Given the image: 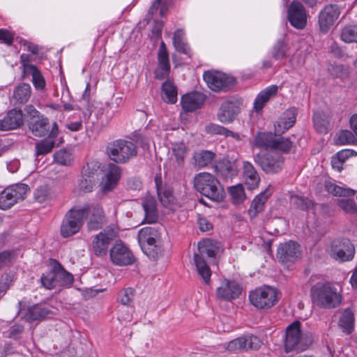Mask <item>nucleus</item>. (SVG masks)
Returning a JSON list of instances; mask_svg holds the SVG:
<instances>
[{"label": "nucleus", "instance_id": "f257e3e1", "mask_svg": "<svg viewBox=\"0 0 357 357\" xmlns=\"http://www.w3.org/2000/svg\"><path fill=\"white\" fill-rule=\"evenodd\" d=\"M278 133L275 132H259L256 135L255 141L257 146L263 148L266 151L281 154L294 153L291 151L295 146L287 137L281 136L277 137Z\"/></svg>", "mask_w": 357, "mask_h": 357}, {"label": "nucleus", "instance_id": "f03ea898", "mask_svg": "<svg viewBox=\"0 0 357 357\" xmlns=\"http://www.w3.org/2000/svg\"><path fill=\"white\" fill-rule=\"evenodd\" d=\"M312 303L323 308L335 307L341 303V296L337 289L329 283L318 282L310 290Z\"/></svg>", "mask_w": 357, "mask_h": 357}, {"label": "nucleus", "instance_id": "7ed1b4c3", "mask_svg": "<svg viewBox=\"0 0 357 357\" xmlns=\"http://www.w3.org/2000/svg\"><path fill=\"white\" fill-rule=\"evenodd\" d=\"M137 241L143 252L150 259H157L162 255L160 234L155 227H145L139 230Z\"/></svg>", "mask_w": 357, "mask_h": 357}, {"label": "nucleus", "instance_id": "20e7f679", "mask_svg": "<svg viewBox=\"0 0 357 357\" xmlns=\"http://www.w3.org/2000/svg\"><path fill=\"white\" fill-rule=\"evenodd\" d=\"M195 188L209 199L220 202L223 200L224 190L218 179L209 173L202 172L194 179Z\"/></svg>", "mask_w": 357, "mask_h": 357}, {"label": "nucleus", "instance_id": "39448f33", "mask_svg": "<svg viewBox=\"0 0 357 357\" xmlns=\"http://www.w3.org/2000/svg\"><path fill=\"white\" fill-rule=\"evenodd\" d=\"M218 248L211 241L206 240L198 243V253L194 255V261L199 276L206 284H208L211 276V271L206 264L204 257L206 256L214 258L218 253Z\"/></svg>", "mask_w": 357, "mask_h": 357}, {"label": "nucleus", "instance_id": "423d86ee", "mask_svg": "<svg viewBox=\"0 0 357 357\" xmlns=\"http://www.w3.org/2000/svg\"><path fill=\"white\" fill-rule=\"evenodd\" d=\"M129 158H116L114 162L101 165L98 162L99 168H96V171L100 169L101 172V181L100 186L104 192L112 191L117 185L121 176V169L116 163H126L128 161Z\"/></svg>", "mask_w": 357, "mask_h": 357}, {"label": "nucleus", "instance_id": "0eeeda50", "mask_svg": "<svg viewBox=\"0 0 357 357\" xmlns=\"http://www.w3.org/2000/svg\"><path fill=\"white\" fill-rule=\"evenodd\" d=\"M86 215V210L84 208H73L68 211L61 225V235L68 238L79 232Z\"/></svg>", "mask_w": 357, "mask_h": 357}, {"label": "nucleus", "instance_id": "6e6552de", "mask_svg": "<svg viewBox=\"0 0 357 357\" xmlns=\"http://www.w3.org/2000/svg\"><path fill=\"white\" fill-rule=\"evenodd\" d=\"M30 189L28 185L17 183L12 185L0 192V208L6 210L26 198Z\"/></svg>", "mask_w": 357, "mask_h": 357}, {"label": "nucleus", "instance_id": "1a4fd4ad", "mask_svg": "<svg viewBox=\"0 0 357 357\" xmlns=\"http://www.w3.org/2000/svg\"><path fill=\"white\" fill-rule=\"evenodd\" d=\"M251 303L259 309L269 308L273 306L278 299L275 289L264 286L251 291L249 295Z\"/></svg>", "mask_w": 357, "mask_h": 357}, {"label": "nucleus", "instance_id": "9d476101", "mask_svg": "<svg viewBox=\"0 0 357 357\" xmlns=\"http://www.w3.org/2000/svg\"><path fill=\"white\" fill-rule=\"evenodd\" d=\"M203 78L207 86L215 92H226L230 90L236 82L234 77L218 71H206L204 73Z\"/></svg>", "mask_w": 357, "mask_h": 357}, {"label": "nucleus", "instance_id": "9b49d317", "mask_svg": "<svg viewBox=\"0 0 357 357\" xmlns=\"http://www.w3.org/2000/svg\"><path fill=\"white\" fill-rule=\"evenodd\" d=\"M261 345L260 339L252 334H245L229 342L225 349L234 353L257 350Z\"/></svg>", "mask_w": 357, "mask_h": 357}, {"label": "nucleus", "instance_id": "f8f14e48", "mask_svg": "<svg viewBox=\"0 0 357 357\" xmlns=\"http://www.w3.org/2000/svg\"><path fill=\"white\" fill-rule=\"evenodd\" d=\"M301 324L296 321L289 325L286 329L284 349L287 353L291 351H303L306 345L303 343L301 329Z\"/></svg>", "mask_w": 357, "mask_h": 357}, {"label": "nucleus", "instance_id": "ddd939ff", "mask_svg": "<svg viewBox=\"0 0 357 357\" xmlns=\"http://www.w3.org/2000/svg\"><path fill=\"white\" fill-rule=\"evenodd\" d=\"M29 129L31 133L38 137H48L50 139H55L59 134V128L56 122L51 126L48 118L40 117L36 121L28 120Z\"/></svg>", "mask_w": 357, "mask_h": 357}, {"label": "nucleus", "instance_id": "4468645a", "mask_svg": "<svg viewBox=\"0 0 357 357\" xmlns=\"http://www.w3.org/2000/svg\"><path fill=\"white\" fill-rule=\"evenodd\" d=\"M111 261L119 266L132 264L135 258L131 250L121 241H119L109 250Z\"/></svg>", "mask_w": 357, "mask_h": 357}, {"label": "nucleus", "instance_id": "2eb2a0df", "mask_svg": "<svg viewBox=\"0 0 357 357\" xmlns=\"http://www.w3.org/2000/svg\"><path fill=\"white\" fill-rule=\"evenodd\" d=\"M340 15V8L336 4H328L324 7L318 16L319 30L327 33L334 25Z\"/></svg>", "mask_w": 357, "mask_h": 357}, {"label": "nucleus", "instance_id": "dca6fc26", "mask_svg": "<svg viewBox=\"0 0 357 357\" xmlns=\"http://www.w3.org/2000/svg\"><path fill=\"white\" fill-rule=\"evenodd\" d=\"M354 254V246L348 238L334 241L331 245V256L336 260L342 262L350 261Z\"/></svg>", "mask_w": 357, "mask_h": 357}, {"label": "nucleus", "instance_id": "f3484780", "mask_svg": "<svg viewBox=\"0 0 357 357\" xmlns=\"http://www.w3.org/2000/svg\"><path fill=\"white\" fill-rule=\"evenodd\" d=\"M287 19L294 27L303 29L307 20V14L303 5L298 1H292L288 6Z\"/></svg>", "mask_w": 357, "mask_h": 357}, {"label": "nucleus", "instance_id": "a211bd4d", "mask_svg": "<svg viewBox=\"0 0 357 357\" xmlns=\"http://www.w3.org/2000/svg\"><path fill=\"white\" fill-rule=\"evenodd\" d=\"M276 256L278 259L283 264L293 263L301 256V246L292 241L280 243L278 248Z\"/></svg>", "mask_w": 357, "mask_h": 357}, {"label": "nucleus", "instance_id": "6ab92c4d", "mask_svg": "<svg viewBox=\"0 0 357 357\" xmlns=\"http://www.w3.org/2000/svg\"><path fill=\"white\" fill-rule=\"evenodd\" d=\"M136 146L130 141L117 139L109 142L106 147L108 156H135L137 154Z\"/></svg>", "mask_w": 357, "mask_h": 357}, {"label": "nucleus", "instance_id": "aec40b11", "mask_svg": "<svg viewBox=\"0 0 357 357\" xmlns=\"http://www.w3.org/2000/svg\"><path fill=\"white\" fill-rule=\"evenodd\" d=\"M116 235L114 229L104 230L97 234L92 242L93 253L98 257L107 255L108 248Z\"/></svg>", "mask_w": 357, "mask_h": 357}, {"label": "nucleus", "instance_id": "412c9836", "mask_svg": "<svg viewBox=\"0 0 357 357\" xmlns=\"http://www.w3.org/2000/svg\"><path fill=\"white\" fill-rule=\"evenodd\" d=\"M18 314L27 321H40L51 314V310L41 305H33L26 308L22 307V302H18Z\"/></svg>", "mask_w": 357, "mask_h": 357}, {"label": "nucleus", "instance_id": "4be33fe9", "mask_svg": "<svg viewBox=\"0 0 357 357\" xmlns=\"http://www.w3.org/2000/svg\"><path fill=\"white\" fill-rule=\"evenodd\" d=\"M237 160L231 161L228 158H222L213 164V168L218 175L224 179H231L238 174Z\"/></svg>", "mask_w": 357, "mask_h": 357}, {"label": "nucleus", "instance_id": "5701e85b", "mask_svg": "<svg viewBox=\"0 0 357 357\" xmlns=\"http://www.w3.org/2000/svg\"><path fill=\"white\" fill-rule=\"evenodd\" d=\"M241 110V102L229 100L223 102L219 109L218 117L223 123H231Z\"/></svg>", "mask_w": 357, "mask_h": 357}, {"label": "nucleus", "instance_id": "b1692460", "mask_svg": "<svg viewBox=\"0 0 357 357\" xmlns=\"http://www.w3.org/2000/svg\"><path fill=\"white\" fill-rule=\"evenodd\" d=\"M24 124L23 112L20 109H12L0 120V130H11Z\"/></svg>", "mask_w": 357, "mask_h": 357}, {"label": "nucleus", "instance_id": "393cba45", "mask_svg": "<svg viewBox=\"0 0 357 357\" xmlns=\"http://www.w3.org/2000/svg\"><path fill=\"white\" fill-rule=\"evenodd\" d=\"M206 96L202 93L195 91L181 97V106L186 112H192L202 107L206 100Z\"/></svg>", "mask_w": 357, "mask_h": 357}, {"label": "nucleus", "instance_id": "a878e982", "mask_svg": "<svg viewBox=\"0 0 357 357\" xmlns=\"http://www.w3.org/2000/svg\"><path fill=\"white\" fill-rule=\"evenodd\" d=\"M217 296L226 301H231L236 298L241 293V287L234 280H224L221 285L218 287Z\"/></svg>", "mask_w": 357, "mask_h": 357}, {"label": "nucleus", "instance_id": "bb28decb", "mask_svg": "<svg viewBox=\"0 0 357 357\" xmlns=\"http://www.w3.org/2000/svg\"><path fill=\"white\" fill-rule=\"evenodd\" d=\"M99 167L100 165H98V161L93 158L86 162V167H84V172L86 177L81 179L79 183V188L82 192H89L92 191L95 185L92 175L96 172V168Z\"/></svg>", "mask_w": 357, "mask_h": 357}, {"label": "nucleus", "instance_id": "cd10ccee", "mask_svg": "<svg viewBox=\"0 0 357 357\" xmlns=\"http://www.w3.org/2000/svg\"><path fill=\"white\" fill-rule=\"evenodd\" d=\"M296 114L297 109L295 107L287 109L275 124V132L280 135L291 128L296 122Z\"/></svg>", "mask_w": 357, "mask_h": 357}, {"label": "nucleus", "instance_id": "c85d7f7f", "mask_svg": "<svg viewBox=\"0 0 357 357\" xmlns=\"http://www.w3.org/2000/svg\"><path fill=\"white\" fill-rule=\"evenodd\" d=\"M155 183L157 189L158 197L161 204L166 208H173L175 198L171 188L163 187L160 176L155 177Z\"/></svg>", "mask_w": 357, "mask_h": 357}, {"label": "nucleus", "instance_id": "c756f323", "mask_svg": "<svg viewBox=\"0 0 357 357\" xmlns=\"http://www.w3.org/2000/svg\"><path fill=\"white\" fill-rule=\"evenodd\" d=\"M256 162L267 174H275L282 170L284 158H255Z\"/></svg>", "mask_w": 357, "mask_h": 357}, {"label": "nucleus", "instance_id": "7c9ffc66", "mask_svg": "<svg viewBox=\"0 0 357 357\" xmlns=\"http://www.w3.org/2000/svg\"><path fill=\"white\" fill-rule=\"evenodd\" d=\"M243 176L245 186L253 190L259 186L260 177L254 166L249 162H243Z\"/></svg>", "mask_w": 357, "mask_h": 357}, {"label": "nucleus", "instance_id": "2f4dec72", "mask_svg": "<svg viewBox=\"0 0 357 357\" xmlns=\"http://www.w3.org/2000/svg\"><path fill=\"white\" fill-rule=\"evenodd\" d=\"M135 290L128 287L123 289L119 293L117 300L123 306L130 307V312L126 315H121V318L127 321L132 320V312H133V298Z\"/></svg>", "mask_w": 357, "mask_h": 357}, {"label": "nucleus", "instance_id": "473e14b6", "mask_svg": "<svg viewBox=\"0 0 357 357\" xmlns=\"http://www.w3.org/2000/svg\"><path fill=\"white\" fill-rule=\"evenodd\" d=\"M31 96V87L26 83L18 84L13 90L12 100L14 105H24L26 103Z\"/></svg>", "mask_w": 357, "mask_h": 357}, {"label": "nucleus", "instance_id": "72a5a7b5", "mask_svg": "<svg viewBox=\"0 0 357 357\" xmlns=\"http://www.w3.org/2000/svg\"><path fill=\"white\" fill-rule=\"evenodd\" d=\"M270 195L269 190L266 189L255 197L248 210V215L251 219L256 218L264 210V204Z\"/></svg>", "mask_w": 357, "mask_h": 357}, {"label": "nucleus", "instance_id": "f704fd0d", "mask_svg": "<svg viewBox=\"0 0 357 357\" xmlns=\"http://www.w3.org/2000/svg\"><path fill=\"white\" fill-rule=\"evenodd\" d=\"M338 326L347 335L351 334L354 331L355 317L354 313L351 308L348 307L342 311L339 317Z\"/></svg>", "mask_w": 357, "mask_h": 357}, {"label": "nucleus", "instance_id": "c9c22d12", "mask_svg": "<svg viewBox=\"0 0 357 357\" xmlns=\"http://www.w3.org/2000/svg\"><path fill=\"white\" fill-rule=\"evenodd\" d=\"M145 216L144 221L146 223H155L158 218L156 201L152 197H146L142 203Z\"/></svg>", "mask_w": 357, "mask_h": 357}, {"label": "nucleus", "instance_id": "e433bc0d", "mask_svg": "<svg viewBox=\"0 0 357 357\" xmlns=\"http://www.w3.org/2000/svg\"><path fill=\"white\" fill-rule=\"evenodd\" d=\"M277 92L278 86L275 85L271 86L261 91L257 96L254 102L255 111L256 112H261L270 98L275 96Z\"/></svg>", "mask_w": 357, "mask_h": 357}, {"label": "nucleus", "instance_id": "4c0bfd02", "mask_svg": "<svg viewBox=\"0 0 357 357\" xmlns=\"http://www.w3.org/2000/svg\"><path fill=\"white\" fill-rule=\"evenodd\" d=\"M177 88L169 79L166 80L162 85V98L167 103L174 104L177 101Z\"/></svg>", "mask_w": 357, "mask_h": 357}, {"label": "nucleus", "instance_id": "58836bf2", "mask_svg": "<svg viewBox=\"0 0 357 357\" xmlns=\"http://www.w3.org/2000/svg\"><path fill=\"white\" fill-rule=\"evenodd\" d=\"M289 46L284 39H278L271 49V56L275 60L287 59L289 55Z\"/></svg>", "mask_w": 357, "mask_h": 357}, {"label": "nucleus", "instance_id": "ea45409f", "mask_svg": "<svg viewBox=\"0 0 357 357\" xmlns=\"http://www.w3.org/2000/svg\"><path fill=\"white\" fill-rule=\"evenodd\" d=\"M324 186L328 192L338 197H352L355 190L349 188H344L333 183L331 181H325Z\"/></svg>", "mask_w": 357, "mask_h": 357}, {"label": "nucleus", "instance_id": "a19ab883", "mask_svg": "<svg viewBox=\"0 0 357 357\" xmlns=\"http://www.w3.org/2000/svg\"><path fill=\"white\" fill-rule=\"evenodd\" d=\"M130 139L135 141L137 143L140 144V147L137 149V154L146 156L147 155H151V151L150 149V140L144 137L142 134L137 131H135L132 133Z\"/></svg>", "mask_w": 357, "mask_h": 357}, {"label": "nucleus", "instance_id": "79ce46f5", "mask_svg": "<svg viewBox=\"0 0 357 357\" xmlns=\"http://www.w3.org/2000/svg\"><path fill=\"white\" fill-rule=\"evenodd\" d=\"M56 278L58 287L70 285L73 282V275L67 272L57 261L55 260Z\"/></svg>", "mask_w": 357, "mask_h": 357}, {"label": "nucleus", "instance_id": "37998d69", "mask_svg": "<svg viewBox=\"0 0 357 357\" xmlns=\"http://www.w3.org/2000/svg\"><path fill=\"white\" fill-rule=\"evenodd\" d=\"M52 269L43 273L40 278L42 285L47 289H52L56 287L57 278H56L55 260L51 261Z\"/></svg>", "mask_w": 357, "mask_h": 357}, {"label": "nucleus", "instance_id": "c03bdc74", "mask_svg": "<svg viewBox=\"0 0 357 357\" xmlns=\"http://www.w3.org/2000/svg\"><path fill=\"white\" fill-rule=\"evenodd\" d=\"M24 75H31L32 76V82L36 89H43L45 88V79L36 66H29L26 69V73Z\"/></svg>", "mask_w": 357, "mask_h": 357}, {"label": "nucleus", "instance_id": "a18cd8bd", "mask_svg": "<svg viewBox=\"0 0 357 357\" xmlns=\"http://www.w3.org/2000/svg\"><path fill=\"white\" fill-rule=\"evenodd\" d=\"M184 33L182 30L178 29L174 33L173 44L176 50L185 54H190V48L183 41Z\"/></svg>", "mask_w": 357, "mask_h": 357}, {"label": "nucleus", "instance_id": "49530a36", "mask_svg": "<svg viewBox=\"0 0 357 357\" xmlns=\"http://www.w3.org/2000/svg\"><path fill=\"white\" fill-rule=\"evenodd\" d=\"M314 127L319 133H326L328 130V121L324 114L317 112L313 115Z\"/></svg>", "mask_w": 357, "mask_h": 357}, {"label": "nucleus", "instance_id": "de8ad7c7", "mask_svg": "<svg viewBox=\"0 0 357 357\" xmlns=\"http://www.w3.org/2000/svg\"><path fill=\"white\" fill-rule=\"evenodd\" d=\"M290 202L298 209L305 211L311 208L313 205L312 202L303 196L297 195H291L289 197Z\"/></svg>", "mask_w": 357, "mask_h": 357}, {"label": "nucleus", "instance_id": "09e8293b", "mask_svg": "<svg viewBox=\"0 0 357 357\" xmlns=\"http://www.w3.org/2000/svg\"><path fill=\"white\" fill-rule=\"evenodd\" d=\"M341 38L345 43H357V25H349L343 28Z\"/></svg>", "mask_w": 357, "mask_h": 357}, {"label": "nucleus", "instance_id": "8fccbe9b", "mask_svg": "<svg viewBox=\"0 0 357 357\" xmlns=\"http://www.w3.org/2000/svg\"><path fill=\"white\" fill-rule=\"evenodd\" d=\"M228 192L230 194L232 202L235 204H241L245 199V195L242 185L229 187Z\"/></svg>", "mask_w": 357, "mask_h": 357}, {"label": "nucleus", "instance_id": "3c124183", "mask_svg": "<svg viewBox=\"0 0 357 357\" xmlns=\"http://www.w3.org/2000/svg\"><path fill=\"white\" fill-rule=\"evenodd\" d=\"M206 129L208 132L213 135H221L225 136L231 135L233 137H238V135L236 133H234L232 131L227 129L226 128L217 125V124H210L206 127Z\"/></svg>", "mask_w": 357, "mask_h": 357}, {"label": "nucleus", "instance_id": "603ef678", "mask_svg": "<svg viewBox=\"0 0 357 357\" xmlns=\"http://www.w3.org/2000/svg\"><path fill=\"white\" fill-rule=\"evenodd\" d=\"M356 135L350 130H341L337 137L336 142L339 144H354L356 142Z\"/></svg>", "mask_w": 357, "mask_h": 357}, {"label": "nucleus", "instance_id": "864d4df0", "mask_svg": "<svg viewBox=\"0 0 357 357\" xmlns=\"http://www.w3.org/2000/svg\"><path fill=\"white\" fill-rule=\"evenodd\" d=\"M337 204L347 213L353 214L357 212V206L352 199H338Z\"/></svg>", "mask_w": 357, "mask_h": 357}, {"label": "nucleus", "instance_id": "5fc2aeb1", "mask_svg": "<svg viewBox=\"0 0 357 357\" xmlns=\"http://www.w3.org/2000/svg\"><path fill=\"white\" fill-rule=\"evenodd\" d=\"M54 146L53 140H42L36 145V155H45L49 153Z\"/></svg>", "mask_w": 357, "mask_h": 357}, {"label": "nucleus", "instance_id": "6e6d98bb", "mask_svg": "<svg viewBox=\"0 0 357 357\" xmlns=\"http://www.w3.org/2000/svg\"><path fill=\"white\" fill-rule=\"evenodd\" d=\"M49 196L50 189L46 185L39 186L34 192V198L39 203L44 202L48 199Z\"/></svg>", "mask_w": 357, "mask_h": 357}, {"label": "nucleus", "instance_id": "4d7b16f0", "mask_svg": "<svg viewBox=\"0 0 357 357\" xmlns=\"http://www.w3.org/2000/svg\"><path fill=\"white\" fill-rule=\"evenodd\" d=\"M86 210V214L89 213L90 217L97 218H105L102 207L99 204H94L90 206L84 207Z\"/></svg>", "mask_w": 357, "mask_h": 357}, {"label": "nucleus", "instance_id": "13d9d810", "mask_svg": "<svg viewBox=\"0 0 357 357\" xmlns=\"http://www.w3.org/2000/svg\"><path fill=\"white\" fill-rule=\"evenodd\" d=\"M306 56L305 53L297 51L290 59V62H291V65L295 68L301 67L305 63Z\"/></svg>", "mask_w": 357, "mask_h": 357}, {"label": "nucleus", "instance_id": "bf43d9fd", "mask_svg": "<svg viewBox=\"0 0 357 357\" xmlns=\"http://www.w3.org/2000/svg\"><path fill=\"white\" fill-rule=\"evenodd\" d=\"M105 222V218H97L94 217H89L87 222V227L89 230H97L100 229Z\"/></svg>", "mask_w": 357, "mask_h": 357}, {"label": "nucleus", "instance_id": "052dcab7", "mask_svg": "<svg viewBox=\"0 0 357 357\" xmlns=\"http://www.w3.org/2000/svg\"><path fill=\"white\" fill-rule=\"evenodd\" d=\"M24 111L29 118V120L34 119L36 121L44 116L40 114V113L32 105H26L24 108Z\"/></svg>", "mask_w": 357, "mask_h": 357}, {"label": "nucleus", "instance_id": "680f3d73", "mask_svg": "<svg viewBox=\"0 0 357 357\" xmlns=\"http://www.w3.org/2000/svg\"><path fill=\"white\" fill-rule=\"evenodd\" d=\"M14 252L6 250L0 252V268L10 263L14 258Z\"/></svg>", "mask_w": 357, "mask_h": 357}, {"label": "nucleus", "instance_id": "e2e57ef3", "mask_svg": "<svg viewBox=\"0 0 357 357\" xmlns=\"http://www.w3.org/2000/svg\"><path fill=\"white\" fill-rule=\"evenodd\" d=\"M23 331L24 327L22 325H13L8 329V337L11 339L17 340L20 338Z\"/></svg>", "mask_w": 357, "mask_h": 357}, {"label": "nucleus", "instance_id": "0e129e2a", "mask_svg": "<svg viewBox=\"0 0 357 357\" xmlns=\"http://www.w3.org/2000/svg\"><path fill=\"white\" fill-rule=\"evenodd\" d=\"M170 68L165 67L157 66L155 70V78L157 79H164L169 77Z\"/></svg>", "mask_w": 357, "mask_h": 357}, {"label": "nucleus", "instance_id": "69168bd1", "mask_svg": "<svg viewBox=\"0 0 357 357\" xmlns=\"http://www.w3.org/2000/svg\"><path fill=\"white\" fill-rule=\"evenodd\" d=\"M347 158H332L331 163L333 169L337 172H341L343 169V164Z\"/></svg>", "mask_w": 357, "mask_h": 357}, {"label": "nucleus", "instance_id": "338daca9", "mask_svg": "<svg viewBox=\"0 0 357 357\" xmlns=\"http://www.w3.org/2000/svg\"><path fill=\"white\" fill-rule=\"evenodd\" d=\"M344 70L342 65H331L328 67L330 74L336 77H341L344 74Z\"/></svg>", "mask_w": 357, "mask_h": 357}, {"label": "nucleus", "instance_id": "774afa93", "mask_svg": "<svg viewBox=\"0 0 357 357\" xmlns=\"http://www.w3.org/2000/svg\"><path fill=\"white\" fill-rule=\"evenodd\" d=\"M163 26H164V24H163L162 22H161V21L155 22V23L153 26L152 30H151V33H152L153 36L155 37V39H158L161 37Z\"/></svg>", "mask_w": 357, "mask_h": 357}]
</instances>
